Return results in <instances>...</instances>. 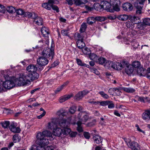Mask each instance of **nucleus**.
Here are the masks:
<instances>
[{"label": "nucleus", "mask_w": 150, "mask_h": 150, "mask_svg": "<svg viewBox=\"0 0 150 150\" xmlns=\"http://www.w3.org/2000/svg\"><path fill=\"white\" fill-rule=\"evenodd\" d=\"M47 137H49L50 139L51 140H53L54 139L52 134L49 131L45 130L42 132L38 133L36 136L37 140L36 141V143L42 146L48 144L49 142Z\"/></svg>", "instance_id": "1"}, {"label": "nucleus", "mask_w": 150, "mask_h": 150, "mask_svg": "<svg viewBox=\"0 0 150 150\" xmlns=\"http://www.w3.org/2000/svg\"><path fill=\"white\" fill-rule=\"evenodd\" d=\"M39 77L38 74L36 72L23 74L19 77V85L24 86L29 84L30 81H33L37 79Z\"/></svg>", "instance_id": "2"}, {"label": "nucleus", "mask_w": 150, "mask_h": 150, "mask_svg": "<svg viewBox=\"0 0 150 150\" xmlns=\"http://www.w3.org/2000/svg\"><path fill=\"white\" fill-rule=\"evenodd\" d=\"M19 78L18 79H16L14 81L7 80L3 82V86L6 89H10L15 86H20L23 85H19Z\"/></svg>", "instance_id": "3"}, {"label": "nucleus", "mask_w": 150, "mask_h": 150, "mask_svg": "<svg viewBox=\"0 0 150 150\" xmlns=\"http://www.w3.org/2000/svg\"><path fill=\"white\" fill-rule=\"evenodd\" d=\"M59 124L61 127L64 128L69 127L70 124H75V121L74 120V117H70L68 118L67 120L65 119L61 120Z\"/></svg>", "instance_id": "4"}, {"label": "nucleus", "mask_w": 150, "mask_h": 150, "mask_svg": "<svg viewBox=\"0 0 150 150\" xmlns=\"http://www.w3.org/2000/svg\"><path fill=\"white\" fill-rule=\"evenodd\" d=\"M42 54L45 57L52 59L54 55V49L52 47L46 48L42 51Z\"/></svg>", "instance_id": "5"}, {"label": "nucleus", "mask_w": 150, "mask_h": 150, "mask_svg": "<svg viewBox=\"0 0 150 150\" xmlns=\"http://www.w3.org/2000/svg\"><path fill=\"white\" fill-rule=\"evenodd\" d=\"M125 141L128 146L132 150H140V149L139 144L136 142H133L129 139H126Z\"/></svg>", "instance_id": "6"}, {"label": "nucleus", "mask_w": 150, "mask_h": 150, "mask_svg": "<svg viewBox=\"0 0 150 150\" xmlns=\"http://www.w3.org/2000/svg\"><path fill=\"white\" fill-rule=\"evenodd\" d=\"M108 0H102L101 4H103V8L105 9L108 11L110 12H112L113 10L111 9L112 4L111 3V1Z\"/></svg>", "instance_id": "7"}, {"label": "nucleus", "mask_w": 150, "mask_h": 150, "mask_svg": "<svg viewBox=\"0 0 150 150\" xmlns=\"http://www.w3.org/2000/svg\"><path fill=\"white\" fill-rule=\"evenodd\" d=\"M111 3L112 4L111 9L113 10V12L115 11H119L120 10V8L119 6V4H120V1L119 0H112L111 1Z\"/></svg>", "instance_id": "8"}, {"label": "nucleus", "mask_w": 150, "mask_h": 150, "mask_svg": "<svg viewBox=\"0 0 150 150\" xmlns=\"http://www.w3.org/2000/svg\"><path fill=\"white\" fill-rule=\"evenodd\" d=\"M58 120V119L57 118H52V119L51 122L48 123L47 127L49 129L53 130L57 127V122Z\"/></svg>", "instance_id": "9"}, {"label": "nucleus", "mask_w": 150, "mask_h": 150, "mask_svg": "<svg viewBox=\"0 0 150 150\" xmlns=\"http://www.w3.org/2000/svg\"><path fill=\"white\" fill-rule=\"evenodd\" d=\"M41 32L43 35L46 39V41L47 42L49 40V35L50 32L49 29L45 27L42 28L41 30Z\"/></svg>", "instance_id": "10"}, {"label": "nucleus", "mask_w": 150, "mask_h": 150, "mask_svg": "<svg viewBox=\"0 0 150 150\" xmlns=\"http://www.w3.org/2000/svg\"><path fill=\"white\" fill-rule=\"evenodd\" d=\"M82 51L83 53L86 55H89V57L91 60H93L94 59L93 53H91V50L90 49L87 47H85L82 50Z\"/></svg>", "instance_id": "11"}, {"label": "nucleus", "mask_w": 150, "mask_h": 150, "mask_svg": "<svg viewBox=\"0 0 150 150\" xmlns=\"http://www.w3.org/2000/svg\"><path fill=\"white\" fill-rule=\"evenodd\" d=\"M54 3V0H49L47 2L42 4V6L47 10H50L53 4Z\"/></svg>", "instance_id": "12"}, {"label": "nucleus", "mask_w": 150, "mask_h": 150, "mask_svg": "<svg viewBox=\"0 0 150 150\" xmlns=\"http://www.w3.org/2000/svg\"><path fill=\"white\" fill-rule=\"evenodd\" d=\"M9 128L11 131L14 133H18L20 132L21 129L18 127H16L14 122H12L10 124Z\"/></svg>", "instance_id": "13"}, {"label": "nucleus", "mask_w": 150, "mask_h": 150, "mask_svg": "<svg viewBox=\"0 0 150 150\" xmlns=\"http://www.w3.org/2000/svg\"><path fill=\"white\" fill-rule=\"evenodd\" d=\"M124 61L122 63L115 62L113 64V68L118 70H121L124 67Z\"/></svg>", "instance_id": "14"}, {"label": "nucleus", "mask_w": 150, "mask_h": 150, "mask_svg": "<svg viewBox=\"0 0 150 150\" xmlns=\"http://www.w3.org/2000/svg\"><path fill=\"white\" fill-rule=\"evenodd\" d=\"M33 22L35 24L38 25H42V19L41 17L38 16L37 14L35 16H33Z\"/></svg>", "instance_id": "15"}, {"label": "nucleus", "mask_w": 150, "mask_h": 150, "mask_svg": "<svg viewBox=\"0 0 150 150\" xmlns=\"http://www.w3.org/2000/svg\"><path fill=\"white\" fill-rule=\"evenodd\" d=\"M142 119L148 122L150 120V110H146L142 114Z\"/></svg>", "instance_id": "16"}, {"label": "nucleus", "mask_w": 150, "mask_h": 150, "mask_svg": "<svg viewBox=\"0 0 150 150\" xmlns=\"http://www.w3.org/2000/svg\"><path fill=\"white\" fill-rule=\"evenodd\" d=\"M43 57H40L37 60L38 63L42 66H45L48 63V60L46 58Z\"/></svg>", "instance_id": "17"}, {"label": "nucleus", "mask_w": 150, "mask_h": 150, "mask_svg": "<svg viewBox=\"0 0 150 150\" xmlns=\"http://www.w3.org/2000/svg\"><path fill=\"white\" fill-rule=\"evenodd\" d=\"M129 19L130 21L134 24H138L141 22L140 18L135 16H130L129 17Z\"/></svg>", "instance_id": "18"}, {"label": "nucleus", "mask_w": 150, "mask_h": 150, "mask_svg": "<svg viewBox=\"0 0 150 150\" xmlns=\"http://www.w3.org/2000/svg\"><path fill=\"white\" fill-rule=\"evenodd\" d=\"M98 63L99 64H103L106 62V59L103 57L98 58L97 55L94 54V62Z\"/></svg>", "instance_id": "19"}, {"label": "nucleus", "mask_w": 150, "mask_h": 150, "mask_svg": "<svg viewBox=\"0 0 150 150\" xmlns=\"http://www.w3.org/2000/svg\"><path fill=\"white\" fill-rule=\"evenodd\" d=\"M83 114H84V113L80 112L79 113L78 116V118L79 120V121H81L82 123H83V122H86L88 119V116L86 115H83L82 118L81 119V117L82 116Z\"/></svg>", "instance_id": "20"}, {"label": "nucleus", "mask_w": 150, "mask_h": 150, "mask_svg": "<svg viewBox=\"0 0 150 150\" xmlns=\"http://www.w3.org/2000/svg\"><path fill=\"white\" fill-rule=\"evenodd\" d=\"M53 134L55 136L61 137L62 135V129L58 127H56L53 131Z\"/></svg>", "instance_id": "21"}, {"label": "nucleus", "mask_w": 150, "mask_h": 150, "mask_svg": "<svg viewBox=\"0 0 150 150\" xmlns=\"http://www.w3.org/2000/svg\"><path fill=\"white\" fill-rule=\"evenodd\" d=\"M122 8L125 11H129L132 10L133 7L131 4L125 3L123 4Z\"/></svg>", "instance_id": "22"}, {"label": "nucleus", "mask_w": 150, "mask_h": 150, "mask_svg": "<svg viewBox=\"0 0 150 150\" xmlns=\"http://www.w3.org/2000/svg\"><path fill=\"white\" fill-rule=\"evenodd\" d=\"M26 70L28 73H31L36 72L37 70V68L35 66L30 64L27 67Z\"/></svg>", "instance_id": "23"}, {"label": "nucleus", "mask_w": 150, "mask_h": 150, "mask_svg": "<svg viewBox=\"0 0 150 150\" xmlns=\"http://www.w3.org/2000/svg\"><path fill=\"white\" fill-rule=\"evenodd\" d=\"M84 34H85V33L82 34V33H76L74 34V39L76 40H77V41L83 40L84 36Z\"/></svg>", "instance_id": "24"}, {"label": "nucleus", "mask_w": 150, "mask_h": 150, "mask_svg": "<svg viewBox=\"0 0 150 150\" xmlns=\"http://www.w3.org/2000/svg\"><path fill=\"white\" fill-rule=\"evenodd\" d=\"M137 74L140 76H144L146 74V71L141 67L137 69Z\"/></svg>", "instance_id": "25"}, {"label": "nucleus", "mask_w": 150, "mask_h": 150, "mask_svg": "<svg viewBox=\"0 0 150 150\" xmlns=\"http://www.w3.org/2000/svg\"><path fill=\"white\" fill-rule=\"evenodd\" d=\"M94 2H96V3H94V9L97 11H100L103 8V4H100L98 3L100 2L99 0H94Z\"/></svg>", "instance_id": "26"}, {"label": "nucleus", "mask_w": 150, "mask_h": 150, "mask_svg": "<svg viewBox=\"0 0 150 150\" xmlns=\"http://www.w3.org/2000/svg\"><path fill=\"white\" fill-rule=\"evenodd\" d=\"M134 68L131 65H128L125 68V71L126 74L128 75L131 74L133 72Z\"/></svg>", "instance_id": "27"}, {"label": "nucleus", "mask_w": 150, "mask_h": 150, "mask_svg": "<svg viewBox=\"0 0 150 150\" xmlns=\"http://www.w3.org/2000/svg\"><path fill=\"white\" fill-rule=\"evenodd\" d=\"M137 3H134V5L136 8L137 10L136 11V13L137 14H140L142 13V10L143 6L138 5Z\"/></svg>", "instance_id": "28"}, {"label": "nucleus", "mask_w": 150, "mask_h": 150, "mask_svg": "<svg viewBox=\"0 0 150 150\" xmlns=\"http://www.w3.org/2000/svg\"><path fill=\"white\" fill-rule=\"evenodd\" d=\"M76 44L78 48L81 50L83 49L85 46V44L83 41V40L77 41Z\"/></svg>", "instance_id": "29"}, {"label": "nucleus", "mask_w": 150, "mask_h": 150, "mask_svg": "<svg viewBox=\"0 0 150 150\" xmlns=\"http://www.w3.org/2000/svg\"><path fill=\"white\" fill-rule=\"evenodd\" d=\"M110 102L109 101H103L101 102H94V105L100 104L101 106H106L109 104Z\"/></svg>", "instance_id": "30"}, {"label": "nucleus", "mask_w": 150, "mask_h": 150, "mask_svg": "<svg viewBox=\"0 0 150 150\" xmlns=\"http://www.w3.org/2000/svg\"><path fill=\"white\" fill-rule=\"evenodd\" d=\"M67 112L65 110H60L58 111L57 112V115L59 116V117H64L66 115Z\"/></svg>", "instance_id": "31"}, {"label": "nucleus", "mask_w": 150, "mask_h": 150, "mask_svg": "<svg viewBox=\"0 0 150 150\" xmlns=\"http://www.w3.org/2000/svg\"><path fill=\"white\" fill-rule=\"evenodd\" d=\"M36 15V14L34 12L31 13L27 11L24 12L23 16L33 18V16H35Z\"/></svg>", "instance_id": "32"}, {"label": "nucleus", "mask_w": 150, "mask_h": 150, "mask_svg": "<svg viewBox=\"0 0 150 150\" xmlns=\"http://www.w3.org/2000/svg\"><path fill=\"white\" fill-rule=\"evenodd\" d=\"M111 91H113L114 93L117 96L120 95L121 93L120 91L117 88H114L112 89H110L108 91L109 93H110V92Z\"/></svg>", "instance_id": "33"}, {"label": "nucleus", "mask_w": 150, "mask_h": 150, "mask_svg": "<svg viewBox=\"0 0 150 150\" xmlns=\"http://www.w3.org/2000/svg\"><path fill=\"white\" fill-rule=\"evenodd\" d=\"M129 17H128V16L124 14L120 15L117 17V18L119 20L122 21H126L127 19H129Z\"/></svg>", "instance_id": "34"}, {"label": "nucleus", "mask_w": 150, "mask_h": 150, "mask_svg": "<svg viewBox=\"0 0 150 150\" xmlns=\"http://www.w3.org/2000/svg\"><path fill=\"white\" fill-rule=\"evenodd\" d=\"M71 132V129L68 127H64L62 129V134L63 135H68L70 134Z\"/></svg>", "instance_id": "35"}, {"label": "nucleus", "mask_w": 150, "mask_h": 150, "mask_svg": "<svg viewBox=\"0 0 150 150\" xmlns=\"http://www.w3.org/2000/svg\"><path fill=\"white\" fill-rule=\"evenodd\" d=\"M87 25L85 23H83L81 25L79 30L80 32L81 33H84L87 28Z\"/></svg>", "instance_id": "36"}, {"label": "nucleus", "mask_w": 150, "mask_h": 150, "mask_svg": "<svg viewBox=\"0 0 150 150\" xmlns=\"http://www.w3.org/2000/svg\"><path fill=\"white\" fill-rule=\"evenodd\" d=\"M122 89L128 93H133L136 91L135 89L131 87H124Z\"/></svg>", "instance_id": "37"}, {"label": "nucleus", "mask_w": 150, "mask_h": 150, "mask_svg": "<svg viewBox=\"0 0 150 150\" xmlns=\"http://www.w3.org/2000/svg\"><path fill=\"white\" fill-rule=\"evenodd\" d=\"M68 83L69 82L68 81H67L64 83L59 87L57 89L55 90V93H56L61 91L64 88V87L66 86L68 84Z\"/></svg>", "instance_id": "38"}, {"label": "nucleus", "mask_w": 150, "mask_h": 150, "mask_svg": "<svg viewBox=\"0 0 150 150\" xmlns=\"http://www.w3.org/2000/svg\"><path fill=\"white\" fill-rule=\"evenodd\" d=\"M114 63V62H112L108 61L106 62L105 66L106 68L109 69H110L111 68H113Z\"/></svg>", "instance_id": "39"}, {"label": "nucleus", "mask_w": 150, "mask_h": 150, "mask_svg": "<svg viewBox=\"0 0 150 150\" xmlns=\"http://www.w3.org/2000/svg\"><path fill=\"white\" fill-rule=\"evenodd\" d=\"M102 139L99 135H96L94 136V142L98 144L101 143L102 142Z\"/></svg>", "instance_id": "40"}, {"label": "nucleus", "mask_w": 150, "mask_h": 150, "mask_svg": "<svg viewBox=\"0 0 150 150\" xmlns=\"http://www.w3.org/2000/svg\"><path fill=\"white\" fill-rule=\"evenodd\" d=\"M133 68L134 67L137 69L141 67L140 63L139 61H134L133 62L132 65Z\"/></svg>", "instance_id": "41"}, {"label": "nucleus", "mask_w": 150, "mask_h": 150, "mask_svg": "<svg viewBox=\"0 0 150 150\" xmlns=\"http://www.w3.org/2000/svg\"><path fill=\"white\" fill-rule=\"evenodd\" d=\"M10 124L9 121H5L1 123L2 126L4 128H7L9 127Z\"/></svg>", "instance_id": "42"}, {"label": "nucleus", "mask_w": 150, "mask_h": 150, "mask_svg": "<svg viewBox=\"0 0 150 150\" xmlns=\"http://www.w3.org/2000/svg\"><path fill=\"white\" fill-rule=\"evenodd\" d=\"M107 19V18L106 17L101 16H97L94 18V20L100 22L105 21Z\"/></svg>", "instance_id": "43"}, {"label": "nucleus", "mask_w": 150, "mask_h": 150, "mask_svg": "<svg viewBox=\"0 0 150 150\" xmlns=\"http://www.w3.org/2000/svg\"><path fill=\"white\" fill-rule=\"evenodd\" d=\"M82 123H81V121H79L77 122V124L78 125V127L77 128V131L79 132H82L83 131V129L82 127L81 126V125Z\"/></svg>", "instance_id": "44"}, {"label": "nucleus", "mask_w": 150, "mask_h": 150, "mask_svg": "<svg viewBox=\"0 0 150 150\" xmlns=\"http://www.w3.org/2000/svg\"><path fill=\"white\" fill-rule=\"evenodd\" d=\"M94 22V17L91 16L88 17L87 20V23L89 25H93Z\"/></svg>", "instance_id": "45"}, {"label": "nucleus", "mask_w": 150, "mask_h": 150, "mask_svg": "<svg viewBox=\"0 0 150 150\" xmlns=\"http://www.w3.org/2000/svg\"><path fill=\"white\" fill-rule=\"evenodd\" d=\"M6 10L8 12L11 13H14L16 11L15 8L13 6L7 7L6 8Z\"/></svg>", "instance_id": "46"}, {"label": "nucleus", "mask_w": 150, "mask_h": 150, "mask_svg": "<svg viewBox=\"0 0 150 150\" xmlns=\"http://www.w3.org/2000/svg\"><path fill=\"white\" fill-rule=\"evenodd\" d=\"M83 97L82 94L79 92L75 95L74 98L77 100H79L81 99Z\"/></svg>", "instance_id": "47"}, {"label": "nucleus", "mask_w": 150, "mask_h": 150, "mask_svg": "<svg viewBox=\"0 0 150 150\" xmlns=\"http://www.w3.org/2000/svg\"><path fill=\"white\" fill-rule=\"evenodd\" d=\"M127 27L129 28L132 29L134 28V24L131 22H127L126 23Z\"/></svg>", "instance_id": "48"}, {"label": "nucleus", "mask_w": 150, "mask_h": 150, "mask_svg": "<svg viewBox=\"0 0 150 150\" xmlns=\"http://www.w3.org/2000/svg\"><path fill=\"white\" fill-rule=\"evenodd\" d=\"M146 0H137L134 3H137L138 5L143 6Z\"/></svg>", "instance_id": "49"}, {"label": "nucleus", "mask_w": 150, "mask_h": 150, "mask_svg": "<svg viewBox=\"0 0 150 150\" xmlns=\"http://www.w3.org/2000/svg\"><path fill=\"white\" fill-rule=\"evenodd\" d=\"M99 93L100 94V95L102 96V97L104 98L108 99L109 98L108 96L106 93H105L103 91L99 92Z\"/></svg>", "instance_id": "50"}, {"label": "nucleus", "mask_w": 150, "mask_h": 150, "mask_svg": "<svg viewBox=\"0 0 150 150\" xmlns=\"http://www.w3.org/2000/svg\"><path fill=\"white\" fill-rule=\"evenodd\" d=\"M143 23L146 25H150V18H144L143 20Z\"/></svg>", "instance_id": "51"}, {"label": "nucleus", "mask_w": 150, "mask_h": 150, "mask_svg": "<svg viewBox=\"0 0 150 150\" xmlns=\"http://www.w3.org/2000/svg\"><path fill=\"white\" fill-rule=\"evenodd\" d=\"M136 98L138 100L142 102L145 103L146 101V98L143 97H139V96H137Z\"/></svg>", "instance_id": "52"}, {"label": "nucleus", "mask_w": 150, "mask_h": 150, "mask_svg": "<svg viewBox=\"0 0 150 150\" xmlns=\"http://www.w3.org/2000/svg\"><path fill=\"white\" fill-rule=\"evenodd\" d=\"M61 34L64 36H69V35L68 30H62L61 31Z\"/></svg>", "instance_id": "53"}, {"label": "nucleus", "mask_w": 150, "mask_h": 150, "mask_svg": "<svg viewBox=\"0 0 150 150\" xmlns=\"http://www.w3.org/2000/svg\"><path fill=\"white\" fill-rule=\"evenodd\" d=\"M16 13L18 15H21L24 16V12L22 9H19L16 11Z\"/></svg>", "instance_id": "54"}, {"label": "nucleus", "mask_w": 150, "mask_h": 150, "mask_svg": "<svg viewBox=\"0 0 150 150\" xmlns=\"http://www.w3.org/2000/svg\"><path fill=\"white\" fill-rule=\"evenodd\" d=\"M76 110V107L75 106H72L70 108L69 112L71 114L74 113Z\"/></svg>", "instance_id": "55"}, {"label": "nucleus", "mask_w": 150, "mask_h": 150, "mask_svg": "<svg viewBox=\"0 0 150 150\" xmlns=\"http://www.w3.org/2000/svg\"><path fill=\"white\" fill-rule=\"evenodd\" d=\"M13 142L15 143L19 142V137L17 134H15L13 136Z\"/></svg>", "instance_id": "56"}, {"label": "nucleus", "mask_w": 150, "mask_h": 150, "mask_svg": "<svg viewBox=\"0 0 150 150\" xmlns=\"http://www.w3.org/2000/svg\"><path fill=\"white\" fill-rule=\"evenodd\" d=\"M74 4L77 6H79L81 4H85V2H83L80 0H75Z\"/></svg>", "instance_id": "57"}, {"label": "nucleus", "mask_w": 150, "mask_h": 150, "mask_svg": "<svg viewBox=\"0 0 150 150\" xmlns=\"http://www.w3.org/2000/svg\"><path fill=\"white\" fill-rule=\"evenodd\" d=\"M45 148L44 146L39 145L36 146L35 150H45Z\"/></svg>", "instance_id": "58"}, {"label": "nucleus", "mask_w": 150, "mask_h": 150, "mask_svg": "<svg viewBox=\"0 0 150 150\" xmlns=\"http://www.w3.org/2000/svg\"><path fill=\"white\" fill-rule=\"evenodd\" d=\"M132 45L134 46V48H137L139 46V44L135 41H133L131 42Z\"/></svg>", "instance_id": "59"}, {"label": "nucleus", "mask_w": 150, "mask_h": 150, "mask_svg": "<svg viewBox=\"0 0 150 150\" xmlns=\"http://www.w3.org/2000/svg\"><path fill=\"white\" fill-rule=\"evenodd\" d=\"M76 62L78 64L81 66H83V64L84 63H83L81 60L79 59H76Z\"/></svg>", "instance_id": "60"}, {"label": "nucleus", "mask_w": 150, "mask_h": 150, "mask_svg": "<svg viewBox=\"0 0 150 150\" xmlns=\"http://www.w3.org/2000/svg\"><path fill=\"white\" fill-rule=\"evenodd\" d=\"M51 8L53 10L56 11L57 13L59 12V8L57 6L54 5L53 4Z\"/></svg>", "instance_id": "61"}, {"label": "nucleus", "mask_w": 150, "mask_h": 150, "mask_svg": "<svg viewBox=\"0 0 150 150\" xmlns=\"http://www.w3.org/2000/svg\"><path fill=\"white\" fill-rule=\"evenodd\" d=\"M135 127L137 128V130L139 132H141L143 133L144 134H145V132L144 131L142 130L139 127V126L138 124H136L135 125Z\"/></svg>", "instance_id": "62"}, {"label": "nucleus", "mask_w": 150, "mask_h": 150, "mask_svg": "<svg viewBox=\"0 0 150 150\" xmlns=\"http://www.w3.org/2000/svg\"><path fill=\"white\" fill-rule=\"evenodd\" d=\"M106 18H107V19L108 18L110 20H113L115 19L116 17L115 15H109Z\"/></svg>", "instance_id": "63"}, {"label": "nucleus", "mask_w": 150, "mask_h": 150, "mask_svg": "<svg viewBox=\"0 0 150 150\" xmlns=\"http://www.w3.org/2000/svg\"><path fill=\"white\" fill-rule=\"evenodd\" d=\"M83 135L84 137L86 139H89L90 137L89 133L86 132H84L83 133Z\"/></svg>", "instance_id": "64"}]
</instances>
